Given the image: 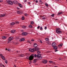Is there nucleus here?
I'll return each mask as SVG.
<instances>
[{
	"mask_svg": "<svg viewBox=\"0 0 67 67\" xmlns=\"http://www.w3.org/2000/svg\"><path fill=\"white\" fill-rule=\"evenodd\" d=\"M40 2H41V3H42V1L41 0H40Z\"/></svg>",
	"mask_w": 67,
	"mask_h": 67,
	"instance_id": "nucleus-51",
	"label": "nucleus"
},
{
	"mask_svg": "<svg viewBox=\"0 0 67 67\" xmlns=\"http://www.w3.org/2000/svg\"><path fill=\"white\" fill-rule=\"evenodd\" d=\"M15 24H19V21H15Z\"/></svg>",
	"mask_w": 67,
	"mask_h": 67,
	"instance_id": "nucleus-30",
	"label": "nucleus"
},
{
	"mask_svg": "<svg viewBox=\"0 0 67 67\" xmlns=\"http://www.w3.org/2000/svg\"><path fill=\"white\" fill-rule=\"evenodd\" d=\"M37 29H39V28H40V26H38L37 27Z\"/></svg>",
	"mask_w": 67,
	"mask_h": 67,
	"instance_id": "nucleus-48",
	"label": "nucleus"
},
{
	"mask_svg": "<svg viewBox=\"0 0 67 67\" xmlns=\"http://www.w3.org/2000/svg\"><path fill=\"white\" fill-rule=\"evenodd\" d=\"M36 3H37L38 2V1H36Z\"/></svg>",
	"mask_w": 67,
	"mask_h": 67,
	"instance_id": "nucleus-54",
	"label": "nucleus"
},
{
	"mask_svg": "<svg viewBox=\"0 0 67 67\" xmlns=\"http://www.w3.org/2000/svg\"><path fill=\"white\" fill-rule=\"evenodd\" d=\"M45 5H46V6L47 7H48V4H47V3H46L45 4Z\"/></svg>",
	"mask_w": 67,
	"mask_h": 67,
	"instance_id": "nucleus-40",
	"label": "nucleus"
},
{
	"mask_svg": "<svg viewBox=\"0 0 67 67\" xmlns=\"http://www.w3.org/2000/svg\"><path fill=\"white\" fill-rule=\"evenodd\" d=\"M36 61H37V59H34V63H35L36 62Z\"/></svg>",
	"mask_w": 67,
	"mask_h": 67,
	"instance_id": "nucleus-29",
	"label": "nucleus"
},
{
	"mask_svg": "<svg viewBox=\"0 0 67 67\" xmlns=\"http://www.w3.org/2000/svg\"><path fill=\"white\" fill-rule=\"evenodd\" d=\"M36 51V48H34L32 49V51L33 52H34V51Z\"/></svg>",
	"mask_w": 67,
	"mask_h": 67,
	"instance_id": "nucleus-20",
	"label": "nucleus"
},
{
	"mask_svg": "<svg viewBox=\"0 0 67 67\" xmlns=\"http://www.w3.org/2000/svg\"><path fill=\"white\" fill-rule=\"evenodd\" d=\"M40 17H41V18H43V16H40Z\"/></svg>",
	"mask_w": 67,
	"mask_h": 67,
	"instance_id": "nucleus-61",
	"label": "nucleus"
},
{
	"mask_svg": "<svg viewBox=\"0 0 67 67\" xmlns=\"http://www.w3.org/2000/svg\"><path fill=\"white\" fill-rule=\"evenodd\" d=\"M59 0H55V1H58Z\"/></svg>",
	"mask_w": 67,
	"mask_h": 67,
	"instance_id": "nucleus-58",
	"label": "nucleus"
},
{
	"mask_svg": "<svg viewBox=\"0 0 67 67\" xmlns=\"http://www.w3.org/2000/svg\"><path fill=\"white\" fill-rule=\"evenodd\" d=\"M0 56L1 57V58H2L3 60H5V57H4L2 54H0Z\"/></svg>",
	"mask_w": 67,
	"mask_h": 67,
	"instance_id": "nucleus-5",
	"label": "nucleus"
},
{
	"mask_svg": "<svg viewBox=\"0 0 67 67\" xmlns=\"http://www.w3.org/2000/svg\"><path fill=\"white\" fill-rule=\"evenodd\" d=\"M41 53V52H40V51H37V53L38 54H39V53Z\"/></svg>",
	"mask_w": 67,
	"mask_h": 67,
	"instance_id": "nucleus-38",
	"label": "nucleus"
},
{
	"mask_svg": "<svg viewBox=\"0 0 67 67\" xmlns=\"http://www.w3.org/2000/svg\"><path fill=\"white\" fill-rule=\"evenodd\" d=\"M56 43L54 42L52 44V46L53 47L56 46Z\"/></svg>",
	"mask_w": 67,
	"mask_h": 67,
	"instance_id": "nucleus-8",
	"label": "nucleus"
},
{
	"mask_svg": "<svg viewBox=\"0 0 67 67\" xmlns=\"http://www.w3.org/2000/svg\"><path fill=\"white\" fill-rule=\"evenodd\" d=\"M55 20H58V19H55Z\"/></svg>",
	"mask_w": 67,
	"mask_h": 67,
	"instance_id": "nucleus-63",
	"label": "nucleus"
},
{
	"mask_svg": "<svg viewBox=\"0 0 67 67\" xmlns=\"http://www.w3.org/2000/svg\"><path fill=\"white\" fill-rule=\"evenodd\" d=\"M34 46L35 47H37V44L36 43H34Z\"/></svg>",
	"mask_w": 67,
	"mask_h": 67,
	"instance_id": "nucleus-13",
	"label": "nucleus"
},
{
	"mask_svg": "<svg viewBox=\"0 0 67 67\" xmlns=\"http://www.w3.org/2000/svg\"><path fill=\"white\" fill-rule=\"evenodd\" d=\"M5 62L6 64H7V63H8V62H7V60H5Z\"/></svg>",
	"mask_w": 67,
	"mask_h": 67,
	"instance_id": "nucleus-44",
	"label": "nucleus"
},
{
	"mask_svg": "<svg viewBox=\"0 0 67 67\" xmlns=\"http://www.w3.org/2000/svg\"><path fill=\"white\" fill-rule=\"evenodd\" d=\"M2 66H3V67H5V66H4V65H3Z\"/></svg>",
	"mask_w": 67,
	"mask_h": 67,
	"instance_id": "nucleus-62",
	"label": "nucleus"
},
{
	"mask_svg": "<svg viewBox=\"0 0 67 67\" xmlns=\"http://www.w3.org/2000/svg\"><path fill=\"white\" fill-rule=\"evenodd\" d=\"M55 31L58 34H60L62 32V31H60V28H56Z\"/></svg>",
	"mask_w": 67,
	"mask_h": 67,
	"instance_id": "nucleus-1",
	"label": "nucleus"
},
{
	"mask_svg": "<svg viewBox=\"0 0 67 67\" xmlns=\"http://www.w3.org/2000/svg\"><path fill=\"white\" fill-rule=\"evenodd\" d=\"M24 15H25V16H27L28 15V14H27V13H26L24 14Z\"/></svg>",
	"mask_w": 67,
	"mask_h": 67,
	"instance_id": "nucleus-36",
	"label": "nucleus"
},
{
	"mask_svg": "<svg viewBox=\"0 0 67 67\" xmlns=\"http://www.w3.org/2000/svg\"><path fill=\"white\" fill-rule=\"evenodd\" d=\"M13 2L14 3V4H17V3H18L17 1H13Z\"/></svg>",
	"mask_w": 67,
	"mask_h": 67,
	"instance_id": "nucleus-14",
	"label": "nucleus"
},
{
	"mask_svg": "<svg viewBox=\"0 0 67 67\" xmlns=\"http://www.w3.org/2000/svg\"><path fill=\"white\" fill-rule=\"evenodd\" d=\"M40 42L41 43H42V41H41V40L40 41Z\"/></svg>",
	"mask_w": 67,
	"mask_h": 67,
	"instance_id": "nucleus-55",
	"label": "nucleus"
},
{
	"mask_svg": "<svg viewBox=\"0 0 67 67\" xmlns=\"http://www.w3.org/2000/svg\"><path fill=\"white\" fill-rule=\"evenodd\" d=\"M2 66H3V65H2V64H0V66L1 67H2Z\"/></svg>",
	"mask_w": 67,
	"mask_h": 67,
	"instance_id": "nucleus-47",
	"label": "nucleus"
},
{
	"mask_svg": "<svg viewBox=\"0 0 67 67\" xmlns=\"http://www.w3.org/2000/svg\"><path fill=\"white\" fill-rule=\"evenodd\" d=\"M40 30L41 31H42L43 30V28H42V27H41L40 28Z\"/></svg>",
	"mask_w": 67,
	"mask_h": 67,
	"instance_id": "nucleus-33",
	"label": "nucleus"
},
{
	"mask_svg": "<svg viewBox=\"0 0 67 67\" xmlns=\"http://www.w3.org/2000/svg\"><path fill=\"white\" fill-rule=\"evenodd\" d=\"M25 41V39L24 38H21L19 40L20 42H22V41Z\"/></svg>",
	"mask_w": 67,
	"mask_h": 67,
	"instance_id": "nucleus-7",
	"label": "nucleus"
},
{
	"mask_svg": "<svg viewBox=\"0 0 67 67\" xmlns=\"http://www.w3.org/2000/svg\"><path fill=\"white\" fill-rule=\"evenodd\" d=\"M44 29L45 30H46V29H47V27H44Z\"/></svg>",
	"mask_w": 67,
	"mask_h": 67,
	"instance_id": "nucleus-49",
	"label": "nucleus"
},
{
	"mask_svg": "<svg viewBox=\"0 0 67 67\" xmlns=\"http://www.w3.org/2000/svg\"><path fill=\"white\" fill-rule=\"evenodd\" d=\"M27 34V32H23L22 34V35H24V36L26 35Z\"/></svg>",
	"mask_w": 67,
	"mask_h": 67,
	"instance_id": "nucleus-10",
	"label": "nucleus"
},
{
	"mask_svg": "<svg viewBox=\"0 0 67 67\" xmlns=\"http://www.w3.org/2000/svg\"><path fill=\"white\" fill-rule=\"evenodd\" d=\"M5 15V13H4L3 14H1L0 15V17H3Z\"/></svg>",
	"mask_w": 67,
	"mask_h": 67,
	"instance_id": "nucleus-6",
	"label": "nucleus"
},
{
	"mask_svg": "<svg viewBox=\"0 0 67 67\" xmlns=\"http://www.w3.org/2000/svg\"><path fill=\"white\" fill-rule=\"evenodd\" d=\"M49 63H54V64H55V63H54V62H53L52 61H49Z\"/></svg>",
	"mask_w": 67,
	"mask_h": 67,
	"instance_id": "nucleus-28",
	"label": "nucleus"
},
{
	"mask_svg": "<svg viewBox=\"0 0 67 67\" xmlns=\"http://www.w3.org/2000/svg\"><path fill=\"white\" fill-rule=\"evenodd\" d=\"M46 18L45 17H43L42 18V20H45Z\"/></svg>",
	"mask_w": 67,
	"mask_h": 67,
	"instance_id": "nucleus-42",
	"label": "nucleus"
},
{
	"mask_svg": "<svg viewBox=\"0 0 67 67\" xmlns=\"http://www.w3.org/2000/svg\"><path fill=\"white\" fill-rule=\"evenodd\" d=\"M43 63H44V64H46V63H47V61L45 60H43Z\"/></svg>",
	"mask_w": 67,
	"mask_h": 67,
	"instance_id": "nucleus-9",
	"label": "nucleus"
},
{
	"mask_svg": "<svg viewBox=\"0 0 67 67\" xmlns=\"http://www.w3.org/2000/svg\"><path fill=\"white\" fill-rule=\"evenodd\" d=\"M34 54H32L30 56V57H29V60H33V58H34Z\"/></svg>",
	"mask_w": 67,
	"mask_h": 67,
	"instance_id": "nucleus-2",
	"label": "nucleus"
},
{
	"mask_svg": "<svg viewBox=\"0 0 67 67\" xmlns=\"http://www.w3.org/2000/svg\"><path fill=\"white\" fill-rule=\"evenodd\" d=\"M5 50H6V51H7H7H10V50L9 49H8L7 48H6Z\"/></svg>",
	"mask_w": 67,
	"mask_h": 67,
	"instance_id": "nucleus-31",
	"label": "nucleus"
},
{
	"mask_svg": "<svg viewBox=\"0 0 67 67\" xmlns=\"http://www.w3.org/2000/svg\"><path fill=\"white\" fill-rule=\"evenodd\" d=\"M11 33H14L15 32V30H13L11 31Z\"/></svg>",
	"mask_w": 67,
	"mask_h": 67,
	"instance_id": "nucleus-12",
	"label": "nucleus"
},
{
	"mask_svg": "<svg viewBox=\"0 0 67 67\" xmlns=\"http://www.w3.org/2000/svg\"><path fill=\"white\" fill-rule=\"evenodd\" d=\"M17 13L18 14H21V12L20 11H17Z\"/></svg>",
	"mask_w": 67,
	"mask_h": 67,
	"instance_id": "nucleus-15",
	"label": "nucleus"
},
{
	"mask_svg": "<svg viewBox=\"0 0 67 67\" xmlns=\"http://www.w3.org/2000/svg\"><path fill=\"white\" fill-rule=\"evenodd\" d=\"M31 41L32 42H33V41H34V39H31Z\"/></svg>",
	"mask_w": 67,
	"mask_h": 67,
	"instance_id": "nucleus-45",
	"label": "nucleus"
},
{
	"mask_svg": "<svg viewBox=\"0 0 67 67\" xmlns=\"http://www.w3.org/2000/svg\"><path fill=\"white\" fill-rule=\"evenodd\" d=\"M62 46H63V44H60L59 45L58 47L59 48H60V47H62Z\"/></svg>",
	"mask_w": 67,
	"mask_h": 67,
	"instance_id": "nucleus-11",
	"label": "nucleus"
},
{
	"mask_svg": "<svg viewBox=\"0 0 67 67\" xmlns=\"http://www.w3.org/2000/svg\"><path fill=\"white\" fill-rule=\"evenodd\" d=\"M53 48V49H57V47L56 46L54 47Z\"/></svg>",
	"mask_w": 67,
	"mask_h": 67,
	"instance_id": "nucleus-21",
	"label": "nucleus"
},
{
	"mask_svg": "<svg viewBox=\"0 0 67 67\" xmlns=\"http://www.w3.org/2000/svg\"><path fill=\"white\" fill-rule=\"evenodd\" d=\"M54 14H53L52 15H51V16H52V17H54Z\"/></svg>",
	"mask_w": 67,
	"mask_h": 67,
	"instance_id": "nucleus-39",
	"label": "nucleus"
},
{
	"mask_svg": "<svg viewBox=\"0 0 67 67\" xmlns=\"http://www.w3.org/2000/svg\"><path fill=\"white\" fill-rule=\"evenodd\" d=\"M40 56H41V54H38L37 55V57L38 58H39Z\"/></svg>",
	"mask_w": 67,
	"mask_h": 67,
	"instance_id": "nucleus-16",
	"label": "nucleus"
},
{
	"mask_svg": "<svg viewBox=\"0 0 67 67\" xmlns=\"http://www.w3.org/2000/svg\"><path fill=\"white\" fill-rule=\"evenodd\" d=\"M29 51L30 52H33V49L32 48H30L29 49Z\"/></svg>",
	"mask_w": 67,
	"mask_h": 67,
	"instance_id": "nucleus-18",
	"label": "nucleus"
},
{
	"mask_svg": "<svg viewBox=\"0 0 67 67\" xmlns=\"http://www.w3.org/2000/svg\"><path fill=\"white\" fill-rule=\"evenodd\" d=\"M58 51V50H57L56 49L55 50V52H57Z\"/></svg>",
	"mask_w": 67,
	"mask_h": 67,
	"instance_id": "nucleus-50",
	"label": "nucleus"
},
{
	"mask_svg": "<svg viewBox=\"0 0 67 67\" xmlns=\"http://www.w3.org/2000/svg\"><path fill=\"white\" fill-rule=\"evenodd\" d=\"M26 26H23L22 27V28L23 29H25V28H26Z\"/></svg>",
	"mask_w": 67,
	"mask_h": 67,
	"instance_id": "nucleus-22",
	"label": "nucleus"
},
{
	"mask_svg": "<svg viewBox=\"0 0 67 67\" xmlns=\"http://www.w3.org/2000/svg\"><path fill=\"white\" fill-rule=\"evenodd\" d=\"M22 19L23 20H24V16H22Z\"/></svg>",
	"mask_w": 67,
	"mask_h": 67,
	"instance_id": "nucleus-32",
	"label": "nucleus"
},
{
	"mask_svg": "<svg viewBox=\"0 0 67 67\" xmlns=\"http://www.w3.org/2000/svg\"><path fill=\"white\" fill-rule=\"evenodd\" d=\"M17 9H18V10H19V8L18 7L17 8Z\"/></svg>",
	"mask_w": 67,
	"mask_h": 67,
	"instance_id": "nucleus-60",
	"label": "nucleus"
},
{
	"mask_svg": "<svg viewBox=\"0 0 67 67\" xmlns=\"http://www.w3.org/2000/svg\"><path fill=\"white\" fill-rule=\"evenodd\" d=\"M2 39H6L7 38V37H5V36H3L2 37Z\"/></svg>",
	"mask_w": 67,
	"mask_h": 67,
	"instance_id": "nucleus-19",
	"label": "nucleus"
},
{
	"mask_svg": "<svg viewBox=\"0 0 67 67\" xmlns=\"http://www.w3.org/2000/svg\"><path fill=\"white\" fill-rule=\"evenodd\" d=\"M63 13V12H61L60 13H58V15H60L61 14H62Z\"/></svg>",
	"mask_w": 67,
	"mask_h": 67,
	"instance_id": "nucleus-26",
	"label": "nucleus"
},
{
	"mask_svg": "<svg viewBox=\"0 0 67 67\" xmlns=\"http://www.w3.org/2000/svg\"><path fill=\"white\" fill-rule=\"evenodd\" d=\"M28 43H30V42H29V41H28Z\"/></svg>",
	"mask_w": 67,
	"mask_h": 67,
	"instance_id": "nucleus-59",
	"label": "nucleus"
},
{
	"mask_svg": "<svg viewBox=\"0 0 67 67\" xmlns=\"http://www.w3.org/2000/svg\"><path fill=\"white\" fill-rule=\"evenodd\" d=\"M27 1V0H25L24 1V2H26V1Z\"/></svg>",
	"mask_w": 67,
	"mask_h": 67,
	"instance_id": "nucleus-52",
	"label": "nucleus"
},
{
	"mask_svg": "<svg viewBox=\"0 0 67 67\" xmlns=\"http://www.w3.org/2000/svg\"><path fill=\"white\" fill-rule=\"evenodd\" d=\"M2 0H0V2H2Z\"/></svg>",
	"mask_w": 67,
	"mask_h": 67,
	"instance_id": "nucleus-56",
	"label": "nucleus"
},
{
	"mask_svg": "<svg viewBox=\"0 0 67 67\" xmlns=\"http://www.w3.org/2000/svg\"><path fill=\"white\" fill-rule=\"evenodd\" d=\"M14 67H16V65H14Z\"/></svg>",
	"mask_w": 67,
	"mask_h": 67,
	"instance_id": "nucleus-57",
	"label": "nucleus"
},
{
	"mask_svg": "<svg viewBox=\"0 0 67 67\" xmlns=\"http://www.w3.org/2000/svg\"><path fill=\"white\" fill-rule=\"evenodd\" d=\"M13 39V37H10L8 38V41H12Z\"/></svg>",
	"mask_w": 67,
	"mask_h": 67,
	"instance_id": "nucleus-4",
	"label": "nucleus"
},
{
	"mask_svg": "<svg viewBox=\"0 0 67 67\" xmlns=\"http://www.w3.org/2000/svg\"><path fill=\"white\" fill-rule=\"evenodd\" d=\"M54 67H57V66H54Z\"/></svg>",
	"mask_w": 67,
	"mask_h": 67,
	"instance_id": "nucleus-64",
	"label": "nucleus"
},
{
	"mask_svg": "<svg viewBox=\"0 0 67 67\" xmlns=\"http://www.w3.org/2000/svg\"><path fill=\"white\" fill-rule=\"evenodd\" d=\"M15 23H14V22H12L11 24L12 25H14V24H15Z\"/></svg>",
	"mask_w": 67,
	"mask_h": 67,
	"instance_id": "nucleus-27",
	"label": "nucleus"
},
{
	"mask_svg": "<svg viewBox=\"0 0 67 67\" xmlns=\"http://www.w3.org/2000/svg\"><path fill=\"white\" fill-rule=\"evenodd\" d=\"M29 26L30 28H32V26L31 25H29Z\"/></svg>",
	"mask_w": 67,
	"mask_h": 67,
	"instance_id": "nucleus-25",
	"label": "nucleus"
},
{
	"mask_svg": "<svg viewBox=\"0 0 67 67\" xmlns=\"http://www.w3.org/2000/svg\"><path fill=\"white\" fill-rule=\"evenodd\" d=\"M28 4H31V3H30V2H28Z\"/></svg>",
	"mask_w": 67,
	"mask_h": 67,
	"instance_id": "nucleus-53",
	"label": "nucleus"
},
{
	"mask_svg": "<svg viewBox=\"0 0 67 67\" xmlns=\"http://www.w3.org/2000/svg\"><path fill=\"white\" fill-rule=\"evenodd\" d=\"M40 49V48H39L37 47L36 48V51H38Z\"/></svg>",
	"mask_w": 67,
	"mask_h": 67,
	"instance_id": "nucleus-24",
	"label": "nucleus"
},
{
	"mask_svg": "<svg viewBox=\"0 0 67 67\" xmlns=\"http://www.w3.org/2000/svg\"><path fill=\"white\" fill-rule=\"evenodd\" d=\"M48 45H50L51 44V42H49L48 43Z\"/></svg>",
	"mask_w": 67,
	"mask_h": 67,
	"instance_id": "nucleus-43",
	"label": "nucleus"
},
{
	"mask_svg": "<svg viewBox=\"0 0 67 67\" xmlns=\"http://www.w3.org/2000/svg\"><path fill=\"white\" fill-rule=\"evenodd\" d=\"M18 4L19 6V7H20V8H22V7H23V6H22V5L21 4L18 3Z\"/></svg>",
	"mask_w": 67,
	"mask_h": 67,
	"instance_id": "nucleus-17",
	"label": "nucleus"
},
{
	"mask_svg": "<svg viewBox=\"0 0 67 67\" xmlns=\"http://www.w3.org/2000/svg\"><path fill=\"white\" fill-rule=\"evenodd\" d=\"M34 56L35 57H37V55L36 54H35L34 55Z\"/></svg>",
	"mask_w": 67,
	"mask_h": 67,
	"instance_id": "nucleus-46",
	"label": "nucleus"
},
{
	"mask_svg": "<svg viewBox=\"0 0 67 67\" xmlns=\"http://www.w3.org/2000/svg\"><path fill=\"white\" fill-rule=\"evenodd\" d=\"M59 60H64L62 58H59Z\"/></svg>",
	"mask_w": 67,
	"mask_h": 67,
	"instance_id": "nucleus-23",
	"label": "nucleus"
},
{
	"mask_svg": "<svg viewBox=\"0 0 67 67\" xmlns=\"http://www.w3.org/2000/svg\"><path fill=\"white\" fill-rule=\"evenodd\" d=\"M34 24V22L33 21H32L31 22V24L32 25H33Z\"/></svg>",
	"mask_w": 67,
	"mask_h": 67,
	"instance_id": "nucleus-35",
	"label": "nucleus"
},
{
	"mask_svg": "<svg viewBox=\"0 0 67 67\" xmlns=\"http://www.w3.org/2000/svg\"><path fill=\"white\" fill-rule=\"evenodd\" d=\"M39 59H41L42 58V57L41 56H40L39 57Z\"/></svg>",
	"mask_w": 67,
	"mask_h": 67,
	"instance_id": "nucleus-37",
	"label": "nucleus"
},
{
	"mask_svg": "<svg viewBox=\"0 0 67 67\" xmlns=\"http://www.w3.org/2000/svg\"><path fill=\"white\" fill-rule=\"evenodd\" d=\"M20 57H23V54H21L20 55Z\"/></svg>",
	"mask_w": 67,
	"mask_h": 67,
	"instance_id": "nucleus-41",
	"label": "nucleus"
},
{
	"mask_svg": "<svg viewBox=\"0 0 67 67\" xmlns=\"http://www.w3.org/2000/svg\"><path fill=\"white\" fill-rule=\"evenodd\" d=\"M7 3L10 5L11 4V5H12V4H13V2L10 1H8Z\"/></svg>",
	"mask_w": 67,
	"mask_h": 67,
	"instance_id": "nucleus-3",
	"label": "nucleus"
},
{
	"mask_svg": "<svg viewBox=\"0 0 67 67\" xmlns=\"http://www.w3.org/2000/svg\"><path fill=\"white\" fill-rule=\"evenodd\" d=\"M45 39L46 41H48V38H45Z\"/></svg>",
	"mask_w": 67,
	"mask_h": 67,
	"instance_id": "nucleus-34",
	"label": "nucleus"
}]
</instances>
